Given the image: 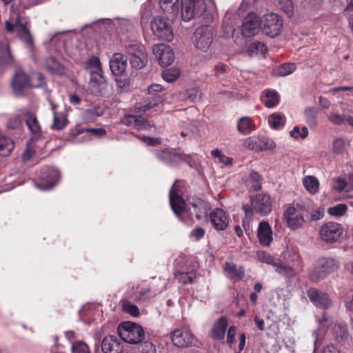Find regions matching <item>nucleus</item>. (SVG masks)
<instances>
[{
	"mask_svg": "<svg viewBox=\"0 0 353 353\" xmlns=\"http://www.w3.org/2000/svg\"><path fill=\"white\" fill-rule=\"evenodd\" d=\"M182 184L176 181L170 191V204L174 214L185 223L189 225L194 222V217L200 220L208 210V205L198 200L196 202L187 205L182 197Z\"/></svg>",
	"mask_w": 353,
	"mask_h": 353,
	"instance_id": "1",
	"label": "nucleus"
},
{
	"mask_svg": "<svg viewBox=\"0 0 353 353\" xmlns=\"http://www.w3.org/2000/svg\"><path fill=\"white\" fill-rule=\"evenodd\" d=\"M161 101L159 97H154L143 105L136 107L133 114H125L124 117L121 119V122L126 125L132 126L138 130H148L150 129L152 125L142 117L141 114L142 112L148 111H157Z\"/></svg>",
	"mask_w": 353,
	"mask_h": 353,
	"instance_id": "2",
	"label": "nucleus"
},
{
	"mask_svg": "<svg viewBox=\"0 0 353 353\" xmlns=\"http://www.w3.org/2000/svg\"><path fill=\"white\" fill-rule=\"evenodd\" d=\"M27 19L12 6L9 19L6 21L5 28L7 32H16L20 39L28 46L33 43V38L27 27Z\"/></svg>",
	"mask_w": 353,
	"mask_h": 353,
	"instance_id": "3",
	"label": "nucleus"
},
{
	"mask_svg": "<svg viewBox=\"0 0 353 353\" xmlns=\"http://www.w3.org/2000/svg\"><path fill=\"white\" fill-rule=\"evenodd\" d=\"M245 212V219L243 220V227L246 230L248 228L249 221L252 216L253 210L259 212L261 216L268 215L272 210V202L269 195L259 194L251 197V206L248 205L243 206Z\"/></svg>",
	"mask_w": 353,
	"mask_h": 353,
	"instance_id": "4",
	"label": "nucleus"
},
{
	"mask_svg": "<svg viewBox=\"0 0 353 353\" xmlns=\"http://www.w3.org/2000/svg\"><path fill=\"white\" fill-rule=\"evenodd\" d=\"M181 19L188 22L194 17L212 19L211 14L206 10L203 0H181Z\"/></svg>",
	"mask_w": 353,
	"mask_h": 353,
	"instance_id": "5",
	"label": "nucleus"
},
{
	"mask_svg": "<svg viewBox=\"0 0 353 353\" xmlns=\"http://www.w3.org/2000/svg\"><path fill=\"white\" fill-rule=\"evenodd\" d=\"M46 85L43 76L37 73L31 79L22 70H17L12 79V88L15 94L21 95L23 89L28 86L34 88H41Z\"/></svg>",
	"mask_w": 353,
	"mask_h": 353,
	"instance_id": "6",
	"label": "nucleus"
},
{
	"mask_svg": "<svg viewBox=\"0 0 353 353\" xmlns=\"http://www.w3.org/2000/svg\"><path fill=\"white\" fill-rule=\"evenodd\" d=\"M339 263L332 258L323 257L319 259L314 267L308 271V276L313 282H319L324 279L328 274L336 271Z\"/></svg>",
	"mask_w": 353,
	"mask_h": 353,
	"instance_id": "7",
	"label": "nucleus"
},
{
	"mask_svg": "<svg viewBox=\"0 0 353 353\" xmlns=\"http://www.w3.org/2000/svg\"><path fill=\"white\" fill-rule=\"evenodd\" d=\"M118 333L123 341L131 344H137L145 338L143 327L129 321L123 322L119 325Z\"/></svg>",
	"mask_w": 353,
	"mask_h": 353,
	"instance_id": "8",
	"label": "nucleus"
},
{
	"mask_svg": "<svg viewBox=\"0 0 353 353\" xmlns=\"http://www.w3.org/2000/svg\"><path fill=\"white\" fill-rule=\"evenodd\" d=\"M307 214L308 212L303 205L296 203L287 208L284 212V218L290 228L296 230L303 225Z\"/></svg>",
	"mask_w": 353,
	"mask_h": 353,
	"instance_id": "9",
	"label": "nucleus"
},
{
	"mask_svg": "<svg viewBox=\"0 0 353 353\" xmlns=\"http://www.w3.org/2000/svg\"><path fill=\"white\" fill-rule=\"evenodd\" d=\"M36 186L41 190H48L59 182L60 173L56 168L45 167L40 170Z\"/></svg>",
	"mask_w": 353,
	"mask_h": 353,
	"instance_id": "10",
	"label": "nucleus"
},
{
	"mask_svg": "<svg viewBox=\"0 0 353 353\" xmlns=\"http://www.w3.org/2000/svg\"><path fill=\"white\" fill-rule=\"evenodd\" d=\"M194 47L203 52L208 51L212 43V34L208 26L197 28L192 37Z\"/></svg>",
	"mask_w": 353,
	"mask_h": 353,
	"instance_id": "11",
	"label": "nucleus"
},
{
	"mask_svg": "<svg viewBox=\"0 0 353 353\" xmlns=\"http://www.w3.org/2000/svg\"><path fill=\"white\" fill-rule=\"evenodd\" d=\"M282 26L281 17L274 13L267 14L261 20V29L270 37L278 36L281 33Z\"/></svg>",
	"mask_w": 353,
	"mask_h": 353,
	"instance_id": "12",
	"label": "nucleus"
},
{
	"mask_svg": "<svg viewBox=\"0 0 353 353\" xmlns=\"http://www.w3.org/2000/svg\"><path fill=\"white\" fill-rule=\"evenodd\" d=\"M157 157L170 166H176L182 162L188 163L191 165L192 158L190 155L173 152L169 150L157 151Z\"/></svg>",
	"mask_w": 353,
	"mask_h": 353,
	"instance_id": "13",
	"label": "nucleus"
},
{
	"mask_svg": "<svg viewBox=\"0 0 353 353\" xmlns=\"http://www.w3.org/2000/svg\"><path fill=\"white\" fill-rule=\"evenodd\" d=\"M151 29L153 33L161 39L170 41L173 38L172 28L163 17H155L151 21Z\"/></svg>",
	"mask_w": 353,
	"mask_h": 353,
	"instance_id": "14",
	"label": "nucleus"
},
{
	"mask_svg": "<svg viewBox=\"0 0 353 353\" xmlns=\"http://www.w3.org/2000/svg\"><path fill=\"white\" fill-rule=\"evenodd\" d=\"M152 52L159 65L162 67L170 65L174 61V53L168 45L164 43L154 45Z\"/></svg>",
	"mask_w": 353,
	"mask_h": 353,
	"instance_id": "15",
	"label": "nucleus"
},
{
	"mask_svg": "<svg viewBox=\"0 0 353 353\" xmlns=\"http://www.w3.org/2000/svg\"><path fill=\"white\" fill-rule=\"evenodd\" d=\"M343 233L341 225L335 222H328L323 224L319 231L323 241L332 243L336 241Z\"/></svg>",
	"mask_w": 353,
	"mask_h": 353,
	"instance_id": "16",
	"label": "nucleus"
},
{
	"mask_svg": "<svg viewBox=\"0 0 353 353\" xmlns=\"http://www.w3.org/2000/svg\"><path fill=\"white\" fill-rule=\"evenodd\" d=\"M261 28V21L254 13L248 14L244 19L241 26V34L250 37L256 34Z\"/></svg>",
	"mask_w": 353,
	"mask_h": 353,
	"instance_id": "17",
	"label": "nucleus"
},
{
	"mask_svg": "<svg viewBox=\"0 0 353 353\" xmlns=\"http://www.w3.org/2000/svg\"><path fill=\"white\" fill-rule=\"evenodd\" d=\"M194 336L188 327H181L174 330L171 333V340L178 347H186L190 345Z\"/></svg>",
	"mask_w": 353,
	"mask_h": 353,
	"instance_id": "18",
	"label": "nucleus"
},
{
	"mask_svg": "<svg viewBox=\"0 0 353 353\" xmlns=\"http://www.w3.org/2000/svg\"><path fill=\"white\" fill-rule=\"evenodd\" d=\"M310 300L318 307L327 309L332 305V301L327 294L320 292L314 288L307 291Z\"/></svg>",
	"mask_w": 353,
	"mask_h": 353,
	"instance_id": "19",
	"label": "nucleus"
},
{
	"mask_svg": "<svg viewBox=\"0 0 353 353\" xmlns=\"http://www.w3.org/2000/svg\"><path fill=\"white\" fill-rule=\"evenodd\" d=\"M167 282L165 279H159L158 281V284L155 286L150 287L145 286L143 287L139 291V299L142 301H146L151 298L154 297L157 294L161 293L164 289H165Z\"/></svg>",
	"mask_w": 353,
	"mask_h": 353,
	"instance_id": "20",
	"label": "nucleus"
},
{
	"mask_svg": "<svg viewBox=\"0 0 353 353\" xmlns=\"http://www.w3.org/2000/svg\"><path fill=\"white\" fill-rule=\"evenodd\" d=\"M127 68V58L120 53H114L110 60V68L115 76H123Z\"/></svg>",
	"mask_w": 353,
	"mask_h": 353,
	"instance_id": "21",
	"label": "nucleus"
},
{
	"mask_svg": "<svg viewBox=\"0 0 353 353\" xmlns=\"http://www.w3.org/2000/svg\"><path fill=\"white\" fill-rule=\"evenodd\" d=\"M90 74V87L92 92L96 95L102 94L107 85L105 77L102 74V70L92 71Z\"/></svg>",
	"mask_w": 353,
	"mask_h": 353,
	"instance_id": "22",
	"label": "nucleus"
},
{
	"mask_svg": "<svg viewBox=\"0 0 353 353\" xmlns=\"http://www.w3.org/2000/svg\"><path fill=\"white\" fill-rule=\"evenodd\" d=\"M101 350L103 353H122V343L116 336L109 335L103 339Z\"/></svg>",
	"mask_w": 353,
	"mask_h": 353,
	"instance_id": "23",
	"label": "nucleus"
},
{
	"mask_svg": "<svg viewBox=\"0 0 353 353\" xmlns=\"http://www.w3.org/2000/svg\"><path fill=\"white\" fill-rule=\"evenodd\" d=\"M210 222L215 230H225L228 225L229 220L222 209L216 208L210 214Z\"/></svg>",
	"mask_w": 353,
	"mask_h": 353,
	"instance_id": "24",
	"label": "nucleus"
},
{
	"mask_svg": "<svg viewBox=\"0 0 353 353\" xmlns=\"http://www.w3.org/2000/svg\"><path fill=\"white\" fill-rule=\"evenodd\" d=\"M332 320L330 319L325 313H324L322 318L319 320V328L314 331L312 334L314 338V351H316L317 345L321 343L323 336L327 329H329L330 326H332Z\"/></svg>",
	"mask_w": 353,
	"mask_h": 353,
	"instance_id": "25",
	"label": "nucleus"
},
{
	"mask_svg": "<svg viewBox=\"0 0 353 353\" xmlns=\"http://www.w3.org/2000/svg\"><path fill=\"white\" fill-rule=\"evenodd\" d=\"M228 325V319L225 316L219 318L213 323L210 331L211 337L216 341L223 340L225 337Z\"/></svg>",
	"mask_w": 353,
	"mask_h": 353,
	"instance_id": "26",
	"label": "nucleus"
},
{
	"mask_svg": "<svg viewBox=\"0 0 353 353\" xmlns=\"http://www.w3.org/2000/svg\"><path fill=\"white\" fill-rule=\"evenodd\" d=\"M257 237L261 245L268 246L272 241V230L267 221H261L258 227Z\"/></svg>",
	"mask_w": 353,
	"mask_h": 353,
	"instance_id": "27",
	"label": "nucleus"
},
{
	"mask_svg": "<svg viewBox=\"0 0 353 353\" xmlns=\"http://www.w3.org/2000/svg\"><path fill=\"white\" fill-rule=\"evenodd\" d=\"M21 114L25 117L26 123L32 134L37 137L39 136L41 133V128L36 115L26 108H23Z\"/></svg>",
	"mask_w": 353,
	"mask_h": 353,
	"instance_id": "28",
	"label": "nucleus"
},
{
	"mask_svg": "<svg viewBox=\"0 0 353 353\" xmlns=\"http://www.w3.org/2000/svg\"><path fill=\"white\" fill-rule=\"evenodd\" d=\"M226 276L234 282H236L243 278L245 270L241 266H238L232 263H226L224 268Z\"/></svg>",
	"mask_w": 353,
	"mask_h": 353,
	"instance_id": "29",
	"label": "nucleus"
},
{
	"mask_svg": "<svg viewBox=\"0 0 353 353\" xmlns=\"http://www.w3.org/2000/svg\"><path fill=\"white\" fill-rule=\"evenodd\" d=\"M48 101L54 115L52 128L57 130H61L67 125L66 115L64 113H57L56 105L52 100L49 99Z\"/></svg>",
	"mask_w": 353,
	"mask_h": 353,
	"instance_id": "30",
	"label": "nucleus"
},
{
	"mask_svg": "<svg viewBox=\"0 0 353 353\" xmlns=\"http://www.w3.org/2000/svg\"><path fill=\"white\" fill-rule=\"evenodd\" d=\"M12 60L7 39H0V65Z\"/></svg>",
	"mask_w": 353,
	"mask_h": 353,
	"instance_id": "31",
	"label": "nucleus"
},
{
	"mask_svg": "<svg viewBox=\"0 0 353 353\" xmlns=\"http://www.w3.org/2000/svg\"><path fill=\"white\" fill-rule=\"evenodd\" d=\"M280 101L279 93L274 90H266L263 92V102L266 107L274 108Z\"/></svg>",
	"mask_w": 353,
	"mask_h": 353,
	"instance_id": "32",
	"label": "nucleus"
},
{
	"mask_svg": "<svg viewBox=\"0 0 353 353\" xmlns=\"http://www.w3.org/2000/svg\"><path fill=\"white\" fill-rule=\"evenodd\" d=\"M262 176L256 172L252 171L245 179L248 187L254 191H258L261 188Z\"/></svg>",
	"mask_w": 353,
	"mask_h": 353,
	"instance_id": "33",
	"label": "nucleus"
},
{
	"mask_svg": "<svg viewBox=\"0 0 353 353\" xmlns=\"http://www.w3.org/2000/svg\"><path fill=\"white\" fill-rule=\"evenodd\" d=\"M178 0H159V4L161 9L167 13L176 16L179 13Z\"/></svg>",
	"mask_w": 353,
	"mask_h": 353,
	"instance_id": "34",
	"label": "nucleus"
},
{
	"mask_svg": "<svg viewBox=\"0 0 353 353\" xmlns=\"http://www.w3.org/2000/svg\"><path fill=\"white\" fill-rule=\"evenodd\" d=\"M237 129L240 133L244 135L250 134L253 130V124L251 119L248 117L240 118L237 122Z\"/></svg>",
	"mask_w": 353,
	"mask_h": 353,
	"instance_id": "35",
	"label": "nucleus"
},
{
	"mask_svg": "<svg viewBox=\"0 0 353 353\" xmlns=\"http://www.w3.org/2000/svg\"><path fill=\"white\" fill-rule=\"evenodd\" d=\"M303 184L307 192L310 194H316L319 190V182L313 176H306L303 179Z\"/></svg>",
	"mask_w": 353,
	"mask_h": 353,
	"instance_id": "36",
	"label": "nucleus"
},
{
	"mask_svg": "<svg viewBox=\"0 0 353 353\" xmlns=\"http://www.w3.org/2000/svg\"><path fill=\"white\" fill-rule=\"evenodd\" d=\"M274 271L287 279H292L296 276V272L291 267L285 265L280 259L274 268Z\"/></svg>",
	"mask_w": 353,
	"mask_h": 353,
	"instance_id": "37",
	"label": "nucleus"
},
{
	"mask_svg": "<svg viewBox=\"0 0 353 353\" xmlns=\"http://www.w3.org/2000/svg\"><path fill=\"white\" fill-rule=\"evenodd\" d=\"M274 271L287 279H292L296 276V272L291 267L285 265L280 259L274 268Z\"/></svg>",
	"mask_w": 353,
	"mask_h": 353,
	"instance_id": "38",
	"label": "nucleus"
},
{
	"mask_svg": "<svg viewBox=\"0 0 353 353\" xmlns=\"http://www.w3.org/2000/svg\"><path fill=\"white\" fill-rule=\"evenodd\" d=\"M45 68L52 74H63V68L54 58L49 57L46 60Z\"/></svg>",
	"mask_w": 353,
	"mask_h": 353,
	"instance_id": "39",
	"label": "nucleus"
},
{
	"mask_svg": "<svg viewBox=\"0 0 353 353\" xmlns=\"http://www.w3.org/2000/svg\"><path fill=\"white\" fill-rule=\"evenodd\" d=\"M14 148L12 140L0 134V155L8 156Z\"/></svg>",
	"mask_w": 353,
	"mask_h": 353,
	"instance_id": "40",
	"label": "nucleus"
},
{
	"mask_svg": "<svg viewBox=\"0 0 353 353\" xmlns=\"http://www.w3.org/2000/svg\"><path fill=\"white\" fill-rule=\"evenodd\" d=\"M285 123V118L283 114L275 112L272 114L268 117V123L273 129H279L284 126Z\"/></svg>",
	"mask_w": 353,
	"mask_h": 353,
	"instance_id": "41",
	"label": "nucleus"
},
{
	"mask_svg": "<svg viewBox=\"0 0 353 353\" xmlns=\"http://www.w3.org/2000/svg\"><path fill=\"white\" fill-rule=\"evenodd\" d=\"M148 61V54L146 52H141L139 54L130 57L131 65L136 69L143 68Z\"/></svg>",
	"mask_w": 353,
	"mask_h": 353,
	"instance_id": "42",
	"label": "nucleus"
},
{
	"mask_svg": "<svg viewBox=\"0 0 353 353\" xmlns=\"http://www.w3.org/2000/svg\"><path fill=\"white\" fill-rule=\"evenodd\" d=\"M267 52V47L265 43L256 41L250 44L248 48V54L249 56L256 54L265 55Z\"/></svg>",
	"mask_w": 353,
	"mask_h": 353,
	"instance_id": "43",
	"label": "nucleus"
},
{
	"mask_svg": "<svg viewBox=\"0 0 353 353\" xmlns=\"http://www.w3.org/2000/svg\"><path fill=\"white\" fill-rule=\"evenodd\" d=\"M318 110L314 108H307L305 110L304 116L306 123L310 127H315L317 124Z\"/></svg>",
	"mask_w": 353,
	"mask_h": 353,
	"instance_id": "44",
	"label": "nucleus"
},
{
	"mask_svg": "<svg viewBox=\"0 0 353 353\" xmlns=\"http://www.w3.org/2000/svg\"><path fill=\"white\" fill-rule=\"evenodd\" d=\"M196 277V273L194 271L179 272L175 274V279L183 284L192 283Z\"/></svg>",
	"mask_w": 353,
	"mask_h": 353,
	"instance_id": "45",
	"label": "nucleus"
},
{
	"mask_svg": "<svg viewBox=\"0 0 353 353\" xmlns=\"http://www.w3.org/2000/svg\"><path fill=\"white\" fill-rule=\"evenodd\" d=\"M332 330L336 340L345 341L347 339V328L343 323L335 324Z\"/></svg>",
	"mask_w": 353,
	"mask_h": 353,
	"instance_id": "46",
	"label": "nucleus"
},
{
	"mask_svg": "<svg viewBox=\"0 0 353 353\" xmlns=\"http://www.w3.org/2000/svg\"><path fill=\"white\" fill-rule=\"evenodd\" d=\"M257 258L259 261L270 265L274 268H275V266L276 265L277 263H279V259H275L270 254L263 251L257 252Z\"/></svg>",
	"mask_w": 353,
	"mask_h": 353,
	"instance_id": "47",
	"label": "nucleus"
},
{
	"mask_svg": "<svg viewBox=\"0 0 353 353\" xmlns=\"http://www.w3.org/2000/svg\"><path fill=\"white\" fill-rule=\"evenodd\" d=\"M347 210V206L343 203H339L327 209L330 215L335 217H341L343 216Z\"/></svg>",
	"mask_w": 353,
	"mask_h": 353,
	"instance_id": "48",
	"label": "nucleus"
},
{
	"mask_svg": "<svg viewBox=\"0 0 353 353\" xmlns=\"http://www.w3.org/2000/svg\"><path fill=\"white\" fill-rule=\"evenodd\" d=\"M180 75L178 68H168L163 71L162 77L167 82H172L177 79Z\"/></svg>",
	"mask_w": 353,
	"mask_h": 353,
	"instance_id": "49",
	"label": "nucleus"
},
{
	"mask_svg": "<svg viewBox=\"0 0 353 353\" xmlns=\"http://www.w3.org/2000/svg\"><path fill=\"white\" fill-rule=\"evenodd\" d=\"M296 69L294 63H284L276 70V74L279 77H285L292 74Z\"/></svg>",
	"mask_w": 353,
	"mask_h": 353,
	"instance_id": "50",
	"label": "nucleus"
},
{
	"mask_svg": "<svg viewBox=\"0 0 353 353\" xmlns=\"http://www.w3.org/2000/svg\"><path fill=\"white\" fill-rule=\"evenodd\" d=\"M211 155L213 158L217 159L219 163L225 165H229L232 163V158L226 157L219 149L212 150L211 152Z\"/></svg>",
	"mask_w": 353,
	"mask_h": 353,
	"instance_id": "51",
	"label": "nucleus"
},
{
	"mask_svg": "<svg viewBox=\"0 0 353 353\" xmlns=\"http://www.w3.org/2000/svg\"><path fill=\"white\" fill-rule=\"evenodd\" d=\"M72 353H91L88 345L83 341H78L72 344Z\"/></svg>",
	"mask_w": 353,
	"mask_h": 353,
	"instance_id": "52",
	"label": "nucleus"
},
{
	"mask_svg": "<svg viewBox=\"0 0 353 353\" xmlns=\"http://www.w3.org/2000/svg\"><path fill=\"white\" fill-rule=\"evenodd\" d=\"M72 353H91L88 345L83 341H78L72 344Z\"/></svg>",
	"mask_w": 353,
	"mask_h": 353,
	"instance_id": "53",
	"label": "nucleus"
},
{
	"mask_svg": "<svg viewBox=\"0 0 353 353\" xmlns=\"http://www.w3.org/2000/svg\"><path fill=\"white\" fill-rule=\"evenodd\" d=\"M146 52L143 46L137 43H130L126 46V53L130 57Z\"/></svg>",
	"mask_w": 353,
	"mask_h": 353,
	"instance_id": "54",
	"label": "nucleus"
},
{
	"mask_svg": "<svg viewBox=\"0 0 353 353\" xmlns=\"http://www.w3.org/2000/svg\"><path fill=\"white\" fill-rule=\"evenodd\" d=\"M86 68H87V70H88L90 72H92V71L102 70L100 59L97 57H94V56L90 57L88 60Z\"/></svg>",
	"mask_w": 353,
	"mask_h": 353,
	"instance_id": "55",
	"label": "nucleus"
},
{
	"mask_svg": "<svg viewBox=\"0 0 353 353\" xmlns=\"http://www.w3.org/2000/svg\"><path fill=\"white\" fill-rule=\"evenodd\" d=\"M290 136L294 139H305L308 135V130L306 127H303L301 129L299 126H294L290 132Z\"/></svg>",
	"mask_w": 353,
	"mask_h": 353,
	"instance_id": "56",
	"label": "nucleus"
},
{
	"mask_svg": "<svg viewBox=\"0 0 353 353\" xmlns=\"http://www.w3.org/2000/svg\"><path fill=\"white\" fill-rule=\"evenodd\" d=\"M232 15V12L230 11H228V12H226L225 17H224V19H223L224 31H225V33L228 35H229L230 34L232 35H233L234 32L233 23H229V22H228V21L230 20Z\"/></svg>",
	"mask_w": 353,
	"mask_h": 353,
	"instance_id": "57",
	"label": "nucleus"
},
{
	"mask_svg": "<svg viewBox=\"0 0 353 353\" xmlns=\"http://www.w3.org/2000/svg\"><path fill=\"white\" fill-rule=\"evenodd\" d=\"M23 109H21L19 110V112L17 115L14 116L13 117L10 118L8 121V127L10 129H17L19 128L21 125V116H23L21 114Z\"/></svg>",
	"mask_w": 353,
	"mask_h": 353,
	"instance_id": "58",
	"label": "nucleus"
},
{
	"mask_svg": "<svg viewBox=\"0 0 353 353\" xmlns=\"http://www.w3.org/2000/svg\"><path fill=\"white\" fill-rule=\"evenodd\" d=\"M123 310L125 312L133 316H138L139 315V309L137 306L132 304L129 301H125L123 303Z\"/></svg>",
	"mask_w": 353,
	"mask_h": 353,
	"instance_id": "59",
	"label": "nucleus"
},
{
	"mask_svg": "<svg viewBox=\"0 0 353 353\" xmlns=\"http://www.w3.org/2000/svg\"><path fill=\"white\" fill-rule=\"evenodd\" d=\"M279 6L289 17L292 14L294 6L291 0H279Z\"/></svg>",
	"mask_w": 353,
	"mask_h": 353,
	"instance_id": "60",
	"label": "nucleus"
},
{
	"mask_svg": "<svg viewBox=\"0 0 353 353\" xmlns=\"http://www.w3.org/2000/svg\"><path fill=\"white\" fill-rule=\"evenodd\" d=\"M34 141V139L32 138L30 139L26 144V148L23 153V159L24 161H29L30 158L34 153V147L32 145V142Z\"/></svg>",
	"mask_w": 353,
	"mask_h": 353,
	"instance_id": "61",
	"label": "nucleus"
},
{
	"mask_svg": "<svg viewBox=\"0 0 353 353\" xmlns=\"http://www.w3.org/2000/svg\"><path fill=\"white\" fill-rule=\"evenodd\" d=\"M85 132L98 138H101L106 135V131L103 128H85L81 131V133Z\"/></svg>",
	"mask_w": 353,
	"mask_h": 353,
	"instance_id": "62",
	"label": "nucleus"
},
{
	"mask_svg": "<svg viewBox=\"0 0 353 353\" xmlns=\"http://www.w3.org/2000/svg\"><path fill=\"white\" fill-rule=\"evenodd\" d=\"M141 353H157L155 345L150 341H145L139 347Z\"/></svg>",
	"mask_w": 353,
	"mask_h": 353,
	"instance_id": "63",
	"label": "nucleus"
},
{
	"mask_svg": "<svg viewBox=\"0 0 353 353\" xmlns=\"http://www.w3.org/2000/svg\"><path fill=\"white\" fill-rule=\"evenodd\" d=\"M280 332L279 323L277 321H273L268 327L267 335L270 337L274 338Z\"/></svg>",
	"mask_w": 353,
	"mask_h": 353,
	"instance_id": "64",
	"label": "nucleus"
}]
</instances>
